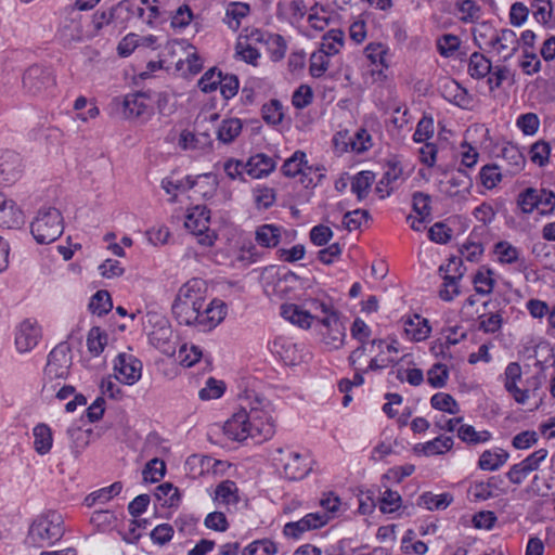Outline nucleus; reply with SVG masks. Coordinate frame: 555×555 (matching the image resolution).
I'll list each match as a JSON object with an SVG mask.
<instances>
[{
    "mask_svg": "<svg viewBox=\"0 0 555 555\" xmlns=\"http://www.w3.org/2000/svg\"><path fill=\"white\" fill-rule=\"evenodd\" d=\"M207 286L201 279L184 283L172 304V313L179 324L193 326L198 321V313L205 306Z\"/></svg>",
    "mask_w": 555,
    "mask_h": 555,
    "instance_id": "nucleus-1",
    "label": "nucleus"
},
{
    "mask_svg": "<svg viewBox=\"0 0 555 555\" xmlns=\"http://www.w3.org/2000/svg\"><path fill=\"white\" fill-rule=\"evenodd\" d=\"M65 533L64 520L60 513L48 511L38 515L28 528L25 543L43 548L54 545Z\"/></svg>",
    "mask_w": 555,
    "mask_h": 555,
    "instance_id": "nucleus-2",
    "label": "nucleus"
},
{
    "mask_svg": "<svg viewBox=\"0 0 555 555\" xmlns=\"http://www.w3.org/2000/svg\"><path fill=\"white\" fill-rule=\"evenodd\" d=\"M247 414H248V437L261 442L270 439L274 435V423L272 420L271 402L264 398H260L256 393L248 396Z\"/></svg>",
    "mask_w": 555,
    "mask_h": 555,
    "instance_id": "nucleus-3",
    "label": "nucleus"
},
{
    "mask_svg": "<svg viewBox=\"0 0 555 555\" xmlns=\"http://www.w3.org/2000/svg\"><path fill=\"white\" fill-rule=\"evenodd\" d=\"M73 364L72 349L68 343L62 341L48 354V361L43 371L42 391L49 392L55 389L53 382L65 380L69 375Z\"/></svg>",
    "mask_w": 555,
    "mask_h": 555,
    "instance_id": "nucleus-4",
    "label": "nucleus"
},
{
    "mask_svg": "<svg viewBox=\"0 0 555 555\" xmlns=\"http://www.w3.org/2000/svg\"><path fill=\"white\" fill-rule=\"evenodd\" d=\"M64 230L63 217L55 207H43L30 224V231L39 244H50L57 240Z\"/></svg>",
    "mask_w": 555,
    "mask_h": 555,
    "instance_id": "nucleus-5",
    "label": "nucleus"
},
{
    "mask_svg": "<svg viewBox=\"0 0 555 555\" xmlns=\"http://www.w3.org/2000/svg\"><path fill=\"white\" fill-rule=\"evenodd\" d=\"M516 203L525 215L535 209L540 215H552L555 210V193L547 189L527 188L518 194Z\"/></svg>",
    "mask_w": 555,
    "mask_h": 555,
    "instance_id": "nucleus-6",
    "label": "nucleus"
},
{
    "mask_svg": "<svg viewBox=\"0 0 555 555\" xmlns=\"http://www.w3.org/2000/svg\"><path fill=\"white\" fill-rule=\"evenodd\" d=\"M275 452L276 455L273 460L282 468L286 479L300 480L311 470V460L309 456L295 452L289 448H278Z\"/></svg>",
    "mask_w": 555,
    "mask_h": 555,
    "instance_id": "nucleus-7",
    "label": "nucleus"
},
{
    "mask_svg": "<svg viewBox=\"0 0 555 555\" xmlns=\"http://www.w3.org/2000/svg\"><path fill=\"white\" fill-rule=\"evenodd\" d=\"M322 312L325 314L323 319L318 320L321 324L320 333L322 340L331 350L340 348L346 337V328L339 321L337 314L331 311L330 307L323 302L320 304Z\"/></svg>",
    "mask_w": 555,
    "mask_h": 555,
    "instance_id": "nucleus-8",
    "label": "nucleus"
},
{
    "mask_svg": "<svg viewBox=\"0 0 555 555\" xmlns=\"http://www.w3.org/2000/svg\"><path fill=\"white\" fill-rule=\"evenodd\" d=\"M23 88L31 95L48 93L55 86V76L51 68L31 65L23 74Z\"/></svg>",
    "mask_w": 555,
    "mask_h": 555,
    "instance_id": "nucleus-9",
    "label": "nucleus"
},
{
    "mask_svg": "<svg viewBox=\"0 0 555 555\" xmlns=\"http://www.w3.org/2000/svg\"><path fill=\"white\" fill-rule=\"evenodd\" d=\"M210 211L205 206H196L189 211L185 218V228L198 237L204 246L214 245L216 235L209 230Z\"/></svg>",
    "mask_w": 555,
    "mask_h": 555,
    "instance_id": "nucleus-10",
    "label": "nucleus"
},
{
    "mask_svg": "<svg viewBox=\"0 0 555 555\" xmlns=\"http://www.w3.org/2000/svg\"><path fill=\"white\" fill-rule=\"evenodd\" d=\"M331 520L325 512L309 513L297 521L285 524L283 533L287 538L299 539L302 533L324 527Z\"/></svg>",
    "mask_w": 555,
    "mask_h": 555,
    "instance_id": "nucleus-11",
    "label": "nucleus"
},
{
    "mask_svg": "<svg viewBox=\"0 0 555 555\" xmlns=\"http://www.w3.org/2000/svg\"><path fill=\"white\" fill-rule=\"evenodd\" d=\"M227 310V305L222 300L212 299L209 304H205L198 313V321L193 326L198 331L209 332L224 320Z\"/></svg>",
    "mask_w": 555,
    "mask_h": 555,
    "instance_id": "nucleus-12",
    "label": "nucleus"
},
{
    "mask_svg": "<svg viewBox=\"0 0 555 555\" xmlns=\"http://www.w3.org/2000/svg\"><path fill=\"white\" fill-rule=\"evenodd\" d=\"M150 95L146 92H135L124 96L118 101L122 106V113L126 118H139L146 120L153 114V108L147 104Z\"/></svg>",
    "mask_w": 555,
    "mask_h": 555,
    "instance_id": "nucleus-13",
    "label": "nucleus"
},
{
    "mask_svg": "<svg viewBox=\"0 0 555 555\" xmlns=\"http://www.w3.org/2000/svg\"><path fill=\"white\" fill-rule=\"evenodd\" d=\"M114 370L118 380L133 385L141 377L142 362L130 353H119L115 359Z\"/></svg>",
    "mask_w": 555,
    "mask_h": 555,
    "instance_id": "nucleus-14",
    "label": "nucleus"
},
{
    "mask_svg": "<svg viewBox=\"0 0 555 555\" xmlns=\"http://www.w3.org/2000/svg\"><path fill=\"white\" fill-rule=\"evenodd\" d=\"M41 338V328L36 321L24 320L16 327L15 346L18 352L25 353L34 349Z\"/></svg>",
    "mask_w": 555,
    "mask_h": 555,
    "instance_id": "nucleus-15",
    "label": "nucleus"
},
{
    "mask_svg": "<svg viewBox=\"0 0 555 555\" xmlns=\"http://www.w3.org/2000/svg\"><path fill=\"white\" fill-rule=\"evenodd\" d=\"M60 39L64 43L78 42L83 39L82 16L76 9H70L59 28Z\"/></svg>",
    "mask_w": 555,
    "mask_h": 555,
    "instance_id": "nucleus-16",
    "label": "nucleus"
},
{
    "mask_svg": "<svg viewBox=\"0 0 555 555\" xmlns=\"http://www.w3.org/2000/svg\"><path fill=\"white\" fill-rule=\"evenodd\" d=\"M491 49H493L503 61L509 60L519 49V39L516 33L508 28H503L496 31L495 37H492Z\"/></svg>",
    "mask_w": 555,
    "mask_h": 555,
    "instance_id": "nucleus-17",
    "label": "nucleus"
},
{
    "mask_svg": "<svg viewBox=\"0 0 555 555\" xmlns=\"http://www.w3.org/2000/svg\"><path fill=\"white\" fill-rule=\"evenodd\" d=\"M223 431L232 440L243 441L248 438V414L246 405L242 404L241 409L224 423Z\"/></svg>",
    "mask_w": 555,
    "mask_h": 555,
    "instance_id": "nucleus-18",
    "label": "nucleus"
},
{
    "mask_svg": "<svg viewBox=\"0 0 555 555\" xmlns=\"http://www.w3.org/2000/svg\"><path fill=\"white\" fill-rule=\"evenodd\" d=\"M364 76L370 77L372 82H376L382 77V43L371 42L363 52Z\"/></svg>",
    "mask_w": 555,
    "mask_h": 555,
    "instance_id": "nucleus-19",
    "label": "nucleus"
},
{
    "mask_svg": "<svg viewBox=\"0 0 555 555\" xmlns=\"http://www.w3.org/2000/svg\"><path fill=\"white\" fill-rule=\"evenodd\" d=\"M501 159L505 163V172L509 176L519 173L526 166V157L520 149L513 144L507 143L501 150Z\"/></svg>",
    "mask_w": 555,
    "mask_h": 555,
    "instance_id": "nucleus-20",
    "label": "nucleus"
},
{
    "mask_svg": "<svg viewBox=\"0 0 555 555\" xmlns=\"http://www.w3.org/2000/svg\"><path fill=\"white\" fill-rule=\"evenodd\" d=\"M275 160L266 154H256L245 164L246 172L253 178H262L274 170Z\"/></svg>",
    "mask_w": 555,
    "mask_h": 555,
    "instance_id": "nucleus-21",
    "label": "nucleus"
},
{
    "mask_svg": "<svg viewBox=\"0 0 555 555\" xmlns=\"http://www.w3.org/2000/svg\"><path fill=\"white\" fill-rule=\"evenodd\" d=\"M22 171V158L13 151H5L0 155V175L4 181H14Z\"/></svg>",
    "mask_w": 555,
    "mask_h": 555,
    "instance_id": "nucleus-22",
    "label": "nucleus"
},
{
    "mask_svg": "<svg viewBox=\"0 0 555 555\" xmlns=\"http://www.w3.org/2000/svg\"><path fill=\"white\" fill-rule=\"evenodd\" d=\"M442 96L462 108H467L472 102L467 90L455 80H449L442 86Z\"/></svg>",
    "mask_w": 555,
    "mask_h": 555,
    "instance_id": "nucleus-23",
    "label": "nucleus"
},
{
    "mask_svg": "<svg viewBox=\"0 0 555 555\" xmlns=\"http://www.w3.org/2000/svg\"><path fill=\"white\" fill-rule=\"evenodd\" d=\"M281 315L301 328H309L314 318L306 310L300 309L294 304H284L281 306Z\"/></svg>",
    "mask_w": 555,
    "mask_h": 555,
    "instance_id": "nucleus-24",
    "label": "nucleus"
},
{
    "mask_svg": "<svg viewBox=\"0 0 555 555\" xmlns=\"http://www.w3.org/2000/svg\"><path fill=\"white\" fill-rule=\"evenodd\" d=\"M23 222V212L12 199L3 195V203H0V225L16 228Z\"/></svg>",
    "mask_w": 555,
    "mask_h": 555,
    "instance_id": "nucleus-25",
    "label": "nucleus"
},
{
    "mask_svg": "<svg viewBox=\"0 0 555 555\" xmlns=\"http://www.w3.org/2000/svg\"><path fill=\"white\" fill-rule=\"evenodd\" d=\"M508 457V452L503 449L486 450L479 457L478 467L482 470L494 472L502 467Z\"/></svg>",
    "mask_w": 555,
    "mask_h": 555,
    "instance_id": "nucleus-26",
    "label": "nucleus"
},
{
    "mask_svg": "<svg viewBox=\"0 0 555 555\" xmlns=\"http://www.w3.org/2000/svg\"><path fill=\"white\" fill-rule=\"evenodd\" d=\"M404 331L413 340L421 341L429 336L430 326L428 320L418 314H414L413 318H408L404 321Z\"/></svg>",
    "mask_w": 555,
    "mask_h": 555,
    "instance_id": "nucleus-27",
    "label": "nucleus"
},
{
    "mask_svg": "<svg viewBox=\"0 0 555 555\" xmlns=\"http://www.w3.org/2000/svg\"><path fill=\"white\" fill-rule=\"evenodd\" d=\"M91 24L95 31L101 30L105 26L113 25L116 29H124L122 23L117 18V4L102 11H96L92 15Z\"/></svg>",
    "mask_w": 555,
    "mask_h": 555,
    "instance_id": "nucleus-28",
    "label": "nucleus"
},
{
    "mask_svg": "<svg viewBox=\"0 0 555 555\" xmlns=\"http://www.w3.org/2000/svg\"><path fill=\"white\" fill-rule=\"evenodd\" d=\"M242 129L241 119H223L217 129V139L223 144H230L241 134Z\"/></svg>",
    "mask_w": 555,
    "mask_h": 555,
    "instance_id": "nucleus-29",
    "label": "nucleus"
},
{
    "mask_svg": "<svg viewBox=\"0 0 555 555\" xmlns=\"http://www.w3.org/2000/svg\"><path fill=\"white\" fill-rule=\"evenodd\" d=\"M256 242L267 248L278 246L281 240V228L274 224H262L256 230Z\"/></svg>",
    "mask_w": 555,
    "mask_h": 555,
    "instance_id": "nucleus-30",
    "label": "nucleus"
},
{
    "mask_svg": "<svg viewBox=\"0 0 555 555\" xmlns=\"http://www.w3.org/2000/svg\"><path fill=\"white\" fill-rule=\"evenodd\" d=\"M237 491L238 489L234 481L224 480L217 486L214 500L225 506H235L238 502Z\"/></svg>",
    "mask_w": 555,
    "mask_h": 555,
    "instance_id": "nucleus-31",
    "label": "nucleus"
},
{
    "mask_svg": "<svg viewBox=\"0 0 555 555\" xmlns=\"http://www.w3.org/2000/svg\"><path fill=\"white\" fill-rule=\"evenodd\" d=\"M33 435L36 452L41 455L49 453L53 443L51 428L46 424H38L34 427Z\"/></svg>",
    "mask_w": 555,
    "mask_h": 555,
    "instance_id": "nucleus-32",
    "label": "nucleus"
},
{
    "mask_svg": "<svg viewBox=\"0 0 555 555\" xmlns=\"http://www.w3.org/2000/svg\"><path fill=\"white\" fill-rule=\"evenodd\" d=\"M144 14V8L137 4L133 0H122L117 3V18L122 23L124 29L126 28V23L134 16L145 20Z\"/></svg>",
    "mask_w": 555,
    "mask_h": 555,
    "instance_id": "nucleus-33",
    "label": "nucleus"
},
{
    "mask_svg": "<svg viewBox=\"0 0 555 555\" xmlns=\"http://www.w3.org/2000/svg\"><path fill=\"white\" fill-rule=\"evenodd\" d=\"M491 62L481 53L474 52L469 57L468 73L475 79H481L491 73Z\"/></svg>",
    "mask_w": 555,
    "mask_h": 555,
    "instance_id": "nucleus-34",
    "label": "nucleus"
},
{
    "mask_svg": "<svg viewBox=\"0 0 555 555\" xmlns=\"http://www.w3.org/2000/svg\"><path fill=\"white\" fill-rule=\"evenodd\" d=\"M343 46L344 33L340 29H331L323 36L320 51L331 56L337 54Z\"/></svg>",
    "mask_w": 555,
    "mask_h": 555,
    "instance_id": "nucleus-35",
    "label": "nucleus"
},
{
    "mask_svg": "<svg viewBox=\"0 0 555 555\" xmlns=\"http://www.w3.org/2000/svg\"><path fill=\"white\" fill-rule=\"evenodd\" d=\"M456 433L462 441L469 444L483 443L491 439V434L488 430L476 431L475 427L468 424H461Z\"/></svg>",
    "mask_w": 555,
    "mask_h": 555,
    "instance_id": "nucleus-36",
    "label": "nucleus"
},
{
    "mask_svg": "<svg viewBox=\"0 0 555 555\" xmlns=\"http://www.w3.org/2000/svg\"><path fill=\"white\" fill-rule=\"evenodd\" d=\"M439 270L447 272L443 276L446 286H455V282L461 280L465 273L462 257H451L448 264L446 267L440 266Z\"/></svg>",
    "mask_w": 555,
    "mask_h": 555,
    "instance_id": "nucleus-37",
    "label": "nucleus"
},
{
    "mask_svg": "<svg viewBox=\"0 0 555 555\" xmlns=\"http://www.w3.org/2000/svg\"><path fill=\"white\" fill-rule=\"evenodd\" d=\"M196 180L190 176L180 179L172 180L171 178H164L162 180V188L165 190L167 194H171V202H176L177 192H185L195 186Z\"/></svg>",
    "mask_w": 555,
    "mask_h": 555,
    "instance_id": "nucleus-38",
    "label": "nucleus"
},
{
    "mask_svg": "<svg viewBox=\"0 0 555 555\" xmlns=\"http://www.w3.org/2000/svg\"><path fill=\"white\" fill-rule=\"evenodd\" d=\"M502 166L498 164L485 165L479 171L480 183L488 190L495 188L502 181Z\"/></svg>",
    "mask_w": 555,
    "mask_h": 555,
    "instance_id": "nucleus-39",
    "label": "nucleus"
},
{
    "mask_svg": "<svg viewBox=\"0 0 555 555\" xmlns=\"http://www.w3.org/2000/svg\"><path fill=\"white\" fill-rule=\"evenodd\" d=\"M387 170L384 172V180H387V184H393L390 186V190L387 191V196L393 191V189L398 185V181H403V168L401 162L397 156L390 157L386 163Z\"/></svg>",
    "mask_w": 555,
    "mask_h": 555,
    "instance_id": "nucleus-40",
    "label": "nucleus"
},
{
    "mask_svg": "<svg viewBox=\"0 0 555 555\" xmlns=\"http://www.w3.org/2000/svg\"><path fill=\"white\" fill-rule=\"evenodd\" d=\"M453 447V438L449 436H439L430 441L421 444L422 451L425 455L443 454L451 450Z\"/></svg>",
    "mask_w": 555,
    "mask_h": 555,
    "instance_id": "nucleus-41",
    "label": "nucleus"
},
{
    "mask_svg": "<svg viewBox=\"0 0 555 555\" xmlns=\"http://www.w3.org/2000/svg\"><path fill=\"white\" fill-rule=\"evenodd\" d=\"M453 501V498L449 493H441V494H433L431 492H425L420 498V505L426 507L429 511L434 509H444L447 508L451 502Z\"/></svg>",
    "mask_w": 555,
    "mask_h": 555,
    "instance_id": "nucleus-42",
    "label": "nucleus"
},
{
    "mask_svg": "<svg viewBox=\"0 0 555 555\" xmlns=\"http://www.w3.org/2000/svg\"><path fill=\"white\" fill-rule=\"evenodd\" d=\"M113 308V301L107 291H98L89 302V309L99 317L108 313Z\"/></svg>",
    "mask_w": 555,
    "mask_h": 555,
    "instance_id": "nucleus-43",
    "label": "nucleus"
},
{
    "mask_svg": "<svg viewBox=\"0 0 555 555\" xmlns=\"http://www.w3.org/2000/svg\"><path fill=\"white\" fill-rule=\"evenodd\" d=\"M250 7L244 2H232L227 8V22L229 27L233 30H237L241 25V20L248 15Z\"/></svg>",
    "mask_w": 555,
    "mask_h": 555,
    "instance_id": "nucleus-44",
    "label": "nucleus"
},
{
    "mask_svg": "<svg viewBox=\"0 0 555 555\" xmlns=\"http://www.w3.org/2000/svg\"><path fill=\"white\" fill-rule=\"evenodd\" d=\"M430 404L434 409L449 414H457L460 412V406L455 399L446 392L435 393L430 399Z\"/></svg>",
    "mask_w": 555,
    "mask_h": 555,
    "instance_id": "nucleus-45",
    "label": "nucleus"
},
{
    "mask_svg": "<svg viewBox=\"0 0 555 555\" xmlns=\"http://www.w3.org/2000/svg\"><path fill=\"white\" fill-rule=\"evenodd\" d=\"M530 160L539 167H544L550 162L551 145L544 140L533 143L529 151Z\"/></svg>",
    "mask_w": 555,
    "mask_h": 555,
    "instance_id": "nucleus-46",
    "label": "nucleus"
},
{
    "mask_svg": "<svg viewBox=\"0 0 555 555\" xmlns=\"http://www.w3.org/2000/svg\"><path fill=\"white\" fill-rule=\"evenodd\" d=\"M374 173L371 171H361L353 177L351 191L357 194L359 199H362L367 195L371 184L374 181Z\"/></svg>",
    "mask_w": 555,
    "mask_h": 555,
    "instance_id": "nucleus-47",
    "label": "nucleus"
},
{
    "mask_svg": "<svg viewBox=\"0 0 555 555\" xmlns=\"http://www.w3.org/2000/svg\"><path fill=\"white\" fill-rule=\"evenodd\" d=\"M107 341V335L98 326L92 327L87 337V347L90 353L99 356Z\"/></svg>",
    "mask_w": 555,
    "mask_h": 555,
    "instance_id": "nucleus-48",
    "label": "nucleus"
},
{
    "mask_svg": "<svg viewBox=\"0 0 555 555\" xmlns=\"http://www.w3.org/2000/svg\"><path fill=\"white\" fill-rule=\"evenodd\" d=\"M166 473V464L163 460L154 457L149 461L142 472L144 481L157 482Z\"/></svg>",
    "mask_w": 555,
    "mask_h": 555,
    "instance_id": "nucleus-49",
    "label": "nucleus"
},
{
    "mask_svg": "<svg viewBox=\"0 0 555 555\" xmlns=\"http://www.w3.org/2000/svg\"><path fill=\"white\" fill-rule=\"evenodd\" d=\"M155 496L158 501H163V505L175 506L180 501L178 488L170 482L159 485L155 490Z\"/></svg>",
    "mask_w": 555,
    "mask_h": 555,
    "instance_id": "nucleus-50",
    "label": "nucleus"
},
{
    "mask_svg": "<svg viewBox=\"0 0 555 555\" xmlns=\"http://www.w3.org/2000/svg\"><path fill=\"white\" fill-rule=\"evenodd\" d=\"M266 44L268 46V50L272 61L278 62L285 56L287 46L286 41L281 35H268L266 39Z\"/></svg>",
    "mask_w": 555,
    "mask_h": 555,
    "instance_id": "nucleus-51",
    "label": "nucleus"
},
{
    "mask_svg": "<svg viewBox=\"0 0 555 555\" xmlns=\"http://www.w3.org/2000/svg\"><path fill=\"white\" fill-rule=\"evenodd\" d=\"M461 13V21L464 23H474L481 16V8L474 0H462L456 3Z\"/></svg>",
    "mask_w": 555,
    "mask_h": 555,
    "instance_id": "nucleus-52",
    "label": "nucleus"
},
{
    "mask_svg": "<svg viewBox=\"0 0 555 555\" xmlns=\"http://www.w3.org/2000/svg\"><path fill=\"white\" fill-rule=\"evenodd\" d=\"M494 254L501 263L511 264L518 260L519 251L511 243L506 241L498 242L494 245Z\"/></svg>",
    "mask_w": 555,
    "mask_h": 555,
    "instance_id": "nucleus-53",
    "label": "nucleus"
},
{
    "mask_svg": "<svg viewBox=\"0 0 555 555\" xmlns=\"http://www.w3.org/2000/svg\"><path fill=\"white\" fill-rule=\"evenodd\" d=\"M222 82V73L216 67L208 69L198 80V88L205 92L215 91Z\"/></svg>",
    "mask_w": 555,
    "mask_h": 555,
    "instance_id": "nucleus-54",
    "label": "nucleus"
},
{
    "mask_svg": "<svg viewBox=\"0 0 555 555\" xmlns=\"http://www.w3.org/2000/svg\"><path fill=\"white\" fill-rule=\"evenodd\" d=\"M306 154L301 151H297L293 156L286 159L282 166V171L286 177H295L302 172L304 166L306 165Z\"/></svg>",
    "mask_w": 555,
    "mask_h": 555,
    "instance_id": "nucleus-55",
    "label": "nucleus"
},
{
    "mask_svg": "<svg viewBox=\"0 0 555 555\" xmlns=\"http://www.w3.org/2000/svg\"><path fill=\"white\" fill-rule=\"evenodd\" d=\"M263 120L269 125H279L283 119L282 104L278 100H271L261 109Z\"/></svg>",
    "mask_w": 555,
    "mask_h": 555,
    "instance_id": "nucleus-56",
    "label": "nucleus"
},
{
    "mask_svg": "<svg viewBox=\"0 0 555 555\" xmlns=\"http://www.w3.org/2000/svg\"><path fill=\"white\" fill-rule=\"evenodd\" d=\"M503 324V318L500 312L485 313L479 317V330L487 334L499 332Z\"/></svg>",
    "mask_w": 555,
    "mask_h": 555,
    "instance_id": "nucleus-57",
    "label": "nucleus"
},
{
    "mask_svg": "<svg viewBox=\"0 0 555 555\" xmlns=\"http://www.w3.org/2000/svg\"><path fill=\"white\" fill-rule=\"evenodd\" d=\"M278 547L274 542L270 540H258L246 546L242 555H274Z\"/></svg>",
    "mask_w": 555,
    "mask_h": 555,
    "instance_id": "nucleus-58",
    "label": "nucleus"
},
{
    "mask_svg": "<svg viewBox=\"0 0 555 555\" xmlns=\"http://www.w3.org/2000/svg\"><path fill=\"white\" fill-rule=\"evenodd\" d=\"M449 378V370L447 365L436 363L427 372V382L434 388H442Z\"/></svg>",
    "mask_w": 555,
    "mask_h": 555,
    "instance_id": "nucleus-59",
    "label": "nucleus"
},
{
    "mask_svg": "<svg viewBox=\"0 0 555 555\" xmlns=\"http://www.w3.org/2000/svg\"><path fill=\"white\" fill-rule=\"evenodd\" d=\"M203 357L202 349L198 346L186 344L182 345L178 352V358L182 365L190 367L201 360Z\"/></svg>",
    "mask_w": 555,
    "mask_h": 555,
    "instance_id": "nucleus-60",
    "label": "nucleus"
},
{
    "mask_svg": "<svg viewBox=\"0 0 555 555\" xmlns=\"http://www.w3.org/2000/svg\"><path fill=\"white\" fill-rule=\"evenodd\" d=\"M434 133L435 125L433 117L424 116L416 126L413 140L417 143L426 142L434 137Z\"/></svg>",
    "mask_w": 555,
    "mask_h": 555,
    "instance_id": "nucleus-61",
    "label": "nucleus"
},
{
    "mask_svg": "<svg viewBox=\"0 0 555 555\" xmlns=\"http://www.w3.org/2000/svg\"><path fill=\"white\" fill-rule=\"evenodd\" d=\"M328 66L330 62L327 54L323 53L320 50L318 52L312 53L309 66V72L312 77H321L327 70Z\"/></svg>",
    "mask_w": 555,
    "mask_h": 555,
    "instance_id": "nucleus-62",
    "label": "nucleus"
},
{
    "mask_svg": "<svg viewBox=\"0 0 555 555\" xmlns=\"http://www.w3.org/2000/svg\"><path fill=\"white\" fill-rule=\"evenodd\" d=\"M254 198L258 208L268 209L275 202V191L268 186H258L254 189Z\"/></svg>",
    "mask_w": 555,
    "mask_h": 555,
    "instance_id": "nucleus-63",
    "label": "nucleus"
},
{
    "mask_svg": "<svg viewBox=\"0 0 555 555\" xmlns=\"http://www.w3.org/2000/svg\"><path fill=\"white\" fill-rule=\"evenodd\" d=\"M357 545L352 539H341L326 548L327 555H354Z\"/></svg>",
    "mask_w": 555,
    "mask_h": 555,
    "instance_id": "nucleus-64",
    "label": "nucleus"
}]
</instances>
